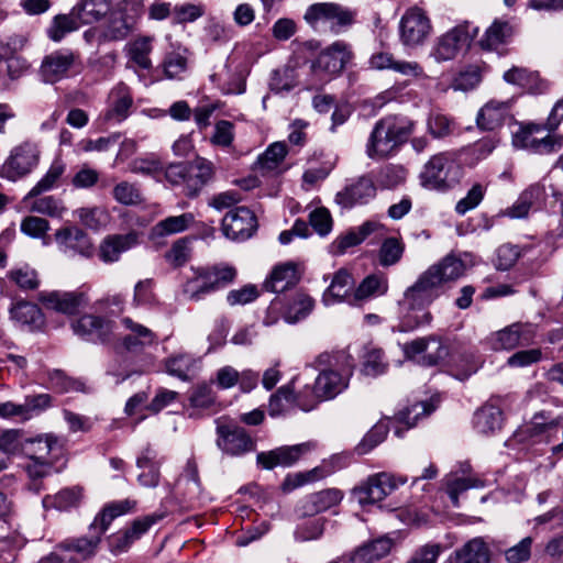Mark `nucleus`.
<instances>
[{
    "label": "nucleus",
    "instance_id": "f257e3e1",
    "mask_svg": "<svg viewBox=\"0 0 563 563\" xmlns=\"http://www.w3.org/2000/svg\"><path fill=\"white\" fill-rule=\"evenodd\" d=\"M415 123L405 118L386 117L377 121L366 143L371 159H384L395 155L413 132Z\"/></svg>",
    "mask_w": 563,
    "mask_h": 563
},
{
    "label": "nucleus",
    "instance_id": "f03ea898",
    "mask_svg": "<svg viewBox=\"0 0 563 563\" xmlns=\"http://www.w3.org/2000/svg\"><path fill=\"white\" fill-rule=\"evenodd\" d=\"M353 368L354 364L347 363L338 368L322 369L312 387L307 385L297 394V407L310 411L320 402L335 398L347 388Z\"/></svg>",
    "mask_w": 563,
    "mask_h": 563
},
{
    "label": "nucleus",
    "instance_id": "7ed1b4c3",
    "mask_svg": "<svg viewBox=\"0 0 563 563\" xmlns=\"http://www.w3.org/2000/svg\"><path fill=\"white\" fill-rule=\"evenodd\" d=\"M212 162L197 157L191 162L170 163L166 167L165 180L174 187H179L183 195L194 199L214 177Z\"/></svg>",
    "mask_w": 563,
    "mask_h": 563
},
{
    "label": "nucleus",
    "instance_id": "20e7f679",
    "mask_svg": "<svg viewBox=\"0 0 563 563\" xmlns=\"http://www.w3.org/2000/svg\"><path fill=\"white\" fill-rule=\"evenodd\" d=\"M303 19L318 33L339 35L354 23L355 12L335 2H319L307 8Z\"/></svg>",
    "mask_w": 563,
    "mask_h": 563
},
{
    "label": "nucleus",
    "instance_id": "39448f33",
    "mask_svg": "<svg viewBox=\"0 0 563 563\" xmlns=\"http://www.w3.org/2000/svg\"><path fill=\"white\" fill-rule=\"evenodd\" d=\"M462 167L453 154L444 152L430 157L420 173V184L423 188L446 191L459 184Z\"/></svg>",
    "mask_w": 563,
    "mask_h": 563
},
{
    "label": "nucleus",
    "instance_id": "423d86ee",
    "mask_svg": "<svg viewBox=\"0 0 563 563\" xmlns=\"http://www.w3.org/2000/svg\"><path fill=\"white\" fill-rule=\"evenodd\" d=\"M353 57L350 46L336 41L322 51L310 65L309 85L318 88L340 74Z\"/></svg>",
    "mask_w": 563,
    "mask_h": 563
},
{
    "label": "nucleus",
    "instance_id": "0eeeda50",
    "mask_svg": "<svg viewBox=\"0 0 563 563\" xmlns=\"http://www.w3.org/2000/svg\"><path fill=\"white\" fill-rule=\"evenodd\" d=\"M235 277L236 269L229 265L198 269L196 276L185 284L184 294L190 300L198 301L205 295L228 286Z\"/></svg>",
    "mask_w": 563,
    "mask_h": 563
},
{
    "label": "nucleus",
    "instance_id": "6e6552de",
    "mask_svg": "<svg viewBox=\"0 0 563 563\" xmlns=\"http://www.w3.org/2000/svg\"><path fill=\"white\" fill-rule=\"evenodd\" d=\"M477 33L478 27L467 21L457 24L437 38L431 56L437 62L452 60L464 47L470 46Z\"/></svg>",
    "mask_w": 563,
    "mask_h": 563
},
{
    "label": "nucleus",
    "instance_id": "1a4fd4ad",
    "mask_svg": "<svg viewBox=\"0 0 563 563\" xmlns=\"http://www.w3.org/2000/svg\"><path fill=\"white\" fill-rule=\"evenodd\" d=\"M465 272L462 260L454 255H446L439 263L431 265L417 280L439 297L445 283L456 280Z\"/></svg>",
    "mask_w": 563,
    "mask_h": 563
},
{
    "label": "nucleus",
    "instance_id": "9d476101",
    "mask_svg": "<svg viewBox=\"0 0 563 563\" xmlns=\"http://www.w3.org/2000/svg\"><path fill=\"white\" fill-rule=\"evenodd\" d=\"M465 272L462 260L454 255H446L439 263L431 265L417 280L439 297L445 283L456 280Z\"/></svg>",
    "mask_w": 563,
    "mask_h": 563
},
{
    "label": "nucleus",
    "instance_id": "9b49d317",
    "mask_svg": "<svg viewBox=\"0 0 563 563\" xmlns=\"http://www.w3.org/2000/svg\"><path fill=\"white\" fill-rule=\"evenodd\" d=\"M38 146L25 141L11 150V153L1 168V175L10 180H16L30 174L38 164Z\"/></svg>",
    "mask_w": 563,
    "mask_h": 563
},
{
    "label": "nucleus",
    "instance_id": "f8f14e48",
    "mask_svg": "<svg viewBox=\"0 0 563 563\" xmlns=\"http://www.w3.org/2000/svg\"><path fill=\"white\" fill-rule=\"evenodd\" d=\"M431 30L430 19L422 9L417 7L408 9L399 22L400 41L407 47L423 44Z\"/></svg>",
    "mask_w": 563,
    "mask_h": 563
},
{
    "label": "nucleus",
    "instance_id": "ddd939ff",
    "mask_svg": "<svg viewBox=\"0 0 563 563\" xmlns=\"http://www.w3.org/2000/svg\"><path fill=\"white\" fill-rule=\"evenodd\" d=\"M377 195V186L371 174L351 179L345 187L335 195V202L344 208L352 209L358 205H366Z\"/></svg>",
    "mask_w": 563,
    "mask_h": 563
},
{
    "label": "nucleus",
    "instance_id": "4468645a",
    "mask_svg": "<svg viewBox=\"0 0 563 563\" xmlns=\"http://www.w3.org/2000/svg\"><path fill=\"white\" fill-rule=\"evenodd\" d=\"M406 482L405 477H396L386 472L372 475L357 488L358 501L362 505L382 501Z\"/></svg>",
    "mask_w": 563,
    "mask_h": 563
},
{
    "label": "nucleus",
    "instance_id": "2eb2a0df",
    "mask_svg": "<svg viewBox=\"0 0 563 563\" xmlns=\"http://www.w3.org/2000/svg\"><path fill=\"white\" fill-rule=\"evenodd\" d=\"M78 55L69 49H58L46 55L40 67L44 82L55 84L69 76L76 67Z\"/></svg>",
    "mask_w": 563,
    "mask_h": 563
},
{
    "label": "nucleus",
    "instance_id": "dca6fc26",
    "mask_svg": "<svg viewBox=\"0 0 563 563\" xmlns=\"http://www.w3.org/2000/svg\"><path fill=\"white\" fill-rule=\"evenodd\" d=\"M257 229V220L253 211L246 207H238L229 211L222 220L223 234L233 241L250 239Z\"/></svg>",
    "mask_w": 563,
    "mask_h": 563
},
{
    "label": "nucleus",
    "instance_id": "f3484780",
    "mask_svg": "<svg viewBox=\"0 0 563 563\" xmlns=\"http://www.w3.org/2000/svg\"><path fill=\"white\" fill-rule=\"evenodd\" d=\"M217 446L230 456H240L255 450V442L241 427L222 424L217 428Z\"/></svg>",
    "mask_w": 563,
    "mask_h": 563
},
{
    "label": "nucleus",
    "instance_id": "a211bd4d",
    "mask_svg": "<svg viewBox=\"0 0 563 563\" xmlns=\"http://www.w3.org/2000/svg\"><path fill=\"white\" fill-rule=\"evenodd\" d=\"M58 250L68 257L79 255L89 258L93 255L90 238L77 227H64L55 232Z\"/></svg>",
    "mask_w": 563,
    "mask_h": 563
},
{
    "label": "nucleus",
    "instance_id": "6ab92c4d",
    "mask_svg": "<svg viewBox=\"0 0 563 563\" xmlns=\"http://www.w3.org/2000/svg\"><path fill=\"white\" fill-rule=\"evenodd\" d=\"M121 324L126 331L120 340L121 346L125 351L139 354L157 344L156 333L144 324L134 321L130 317H123Z\"/></svg>",
    "mask_w": 563,
    "mask_h": 563
},
{
    "label": "nucleus",
    "instance_id": "aec40b11",
    "mask_svg": "<svg viewBox=\"0 0 563 563\" xmlns=\"http://www.w3.org/2000/svg\"><path fill=\"white\" fill-rule=\"evenodd\" d=\"M133 96L124 82L117 84L109 92L107 109L100 115L103 123H121L131 113Z\"/></svg>",
    "mask_w": 563,
    "mask_h": 563
},
{
    "label": "nucleus",
    "instance_id": "412c9836",
    "mask_svg": "<svg viewBox=\"0 0 563 563\" xmlns=\"http://www.w3.org/2000/svg\"><path fill=\"white\" fill-rule=\"evenodd\" d=\"M534 334L533 324L517 322L492 334L489 343L494 350H511L518 345L529 344Z\"/></svg>",
    "mask_w": 563,
    "mask_h": 563
},
{
    "label": "nucleus",
    "instance_id": "4be33fe9",
    "mask_svg": "<svg viewBox=\"0 0 563 563\" xmlns=\"http://www.w3.org/2000/svg\"><path fill=\"white\" fill-rule=\"evenodd\" d=\"M40 301L46 309L71 316L86 306L88 299L82 291L54 290L41 292Z\"/></svg>",
    "mask_w": 563,
    "mask_h": 563
},
{
    "label": "nucleus",
    "instance_id": "5701e85b",
    "mask_svg": "<svg viewBox=\"0 0 563 563\" xmlns=\"http://www.w3.org/2000/svg\"><path fill=\"white\" fill-rule=\"evenodd\" d=\"M402 350L408 358H413L422 354L421 363L428 366L437 365L448 355V347L442 344L441 341L434 338L416 339L409 343H406Z\"/></svg>",
    "mask_w": 563,
    "mask_h": 563
},
{
    "label": "nucleus",
    "instance_id": "b1692460",
    "mask_svg": "<svg viewBox=\"0 0 563 563\" xmlns=\"http://www.w3.org/2000/svg\"><path fill=\"white\" fill-rule=\"evenodd\" d=\"M309 449L308 443L280 446L268 452L258 453L256 462L265 470H273L277 466L289 467L306 454Z\"/></svg>",
    "mask_w": 563,
    "mask_h": 563
},
{
    "label": "nucleus",
    "instance_id": "393cba45",
    "mask_svg": "<svg viewBox=\"0 0 563 563\" xmlns=\"http://www.w3.org/2000/svg\"><path fill=\"white\" fill-rule=\"evenodd\" d=\"M391 547V539L387 537L378 538L364 543L349 556H342L330 563H375L389 554Z\"/></svg>",
    "mask_w": 563,
    "mask_h": 563
},
{
    "label": "nucleus",
    "instance_id": "a878e982",
    "mask_svg": "<svg viewBox=\"0 0 563 563\" xmlns=\"http://www.w3.org/2000/svg\"><path fill=\"white\" fill-rule=\"evenodd\" d=\"M71 328L75 334L88 341L106 342L112 334L111 321L92 314H85L74 321Z\"/></svg>",
    "mask_w": 563,
    "mask_h": 563
},
{
    "label": "nucleus",
    "instance_id": "bb28decb",
    "mask_svg": "<svg viewBox=\"0 0 563 563\" xmlns=\"http://www.w3.org/2000/svg\"><path fill=\"white\" fill-rule=\"evenodd\" d=\"M130 5H132L131 2L123 1L118 4L117 9L110 10L107 26L102 33L106 40H122L129 34L136 18V14L128 13Z\"/></svg>",
    "mask_w": 563,
    "mask_h": 563
},
{
    "label": "nucleus",
    "instance_id": "cd10ccee",
    "mask_svg": "<svg viewBox=\"0 0 563 563\" xmlns=\"http://www.w3.org/2000/svg\"><path fill=\"white\" fill-rule=\"evenodd\" d=\"M493 551L488 540L475 537L454 551V563H492Z\"/></svg>",
    "mask_w": 563,
    "mask_h": 563
},
{
    "label": "nucleus",
    "instance_id": "c85d7f7f",
    "mask_svg": "<svg viewBox=\"0 0 563 563\" xmlns=\"http://www.w3.org/2000/svg\"><path fill=\"white\" fill-rule=\"evenodd\" d=\"M511 101L489 100L478 111L476 117L477 126L482 130L494 131L500 128L509 115Z\"/></svg>",
    "mask_w": 563,
    "mask_h": 563
},
{
    "label": "nucleus",
    "instance_id": "c756f323",
    "mask_svg": "<svg viewBox=\"0 0 563 563\" xmlns=\"http://www.w3.org/2000/svg\"><path fill=\"white\" fill-rule=\"evenodd\" d=\"M369 67L375 70H393L404 76L418 77L422 67L416 62L397 60L390 53L378 52L371 56Z\"/></svg>",
    "mask_w": 563,
    "mask_h": 563
},
{
    "label": "nucleus",
    "instance_id": "7c9ffc66",
    "mask_svg": "<svg viewBox=\"0 0 563 563\" xmlns=\"http://www.w3.org/2000/svg\"><path fill=\"white\" fill-rule=\"evenodd\" d=\"M299 279L298 265L287 262L274 267L269 277L264 283V288L272 292H283L294 287Z\"/></svg>",
    "mask_w": 563,
    "mask_h": 563
},
{
    "label": "nucleus",
    "instance_id": "2f4dec72",
    "mask_svg": "<svg viewBox=\"0 0 563 563\" xmlns=\"http://www.w3.org/2000/svg\"><path fill=\"white\" fill-rule=\"evenodd\" d=\"M153 41L152 36H139L125 44L124 54L128 58V68L135 66L141 69H150L152 67Z\"/></svg>",
    "mask_w": 563,
    "mask_h": 563
},
{
    "label": "nucleus",
    "instance_id": "473e14b6",
    "mask_svg": "<svg viewBox=\"0 0 563 563\" xmlns=\"http://www.w3.org/2000/svg\"><path fill=\"white\" fill-rule=\"evenodd\" d=\"M503 78L507 84L518 86L530 93H542L548 89V82L540 78L537 71L525 67L514 66L504 73Z\"/></svg>",
    "mask_w": 563,
    "mask_h": 563
},
{
    "label": "nucleus",
    "instance_id": "72a5a7b5",
    "mask_svg": "<svg viewBox=\"0 0 563 563\" xmlns=\"http://www.w3.org/2000/svg\"><path fill=\"white\" fill-rule=\"evenodd\" d=\"M136 243L135 233L109 235L100 244V260L104 263L117 262L123 252L132 249Z\"/></svg>",
    "mask_w": 563,
    "mask_h": 563
},
{
    "label": "nucleus",
    "instance_id": "f704fd0d",
    "mask_svg": "<svg viewBox=\"0 0 563 563\" xmlns=\"http://www.w3.org/2000/svg\"><path fill=\"white\" fill-rule=\"evenodd\" d=\"M135 505L136 503L134 500L124 499L104 506L90 523V532L96 533L101 539L112 520L119 516L128 514L135 507Z\"/></svg>",
    "mask_w": 563,
    "mask_h": 563
},
{
    "label": "nucleus",
    "instance_id": "c9c22d12",
    "mask_svg": "<svg viewBox=\"0 0 563 563\" xmlns=\"http://www.w3.org/2000/svg\"><path fill=\"white\" fill-rule=\"evenodd\" d=\"M59 449L58 438L51 433L27 439L22 445V452L30 461H52L51 454Z\"/></svg>",
    "mask_w": 563,
    "mask_h": 563
},
{
    "label": "nucleus",
    "instance_id": "e433bc0d",
    "mask_svg": "<svg viewBox=\"0 0 563 563\" xmlns=\"http://www.w3.org/2000/svg\"><path fill=\"white\" fill-rule=\"evenodd\" d=\"M388 290V279L383 274H372L366 276L354 290L351 305L368 300L374 297L383 296Z\"/></svg>",
    "mask_w": 563,
    "mask_h": 563
},
{
    "label": "nucleus",
    "instance_id": "4c0bfd02",
    "mask_svg": "<svg viewBox=\"0 0 563 563\" xmlns=\"http://www.w3.org/2000/svg\"><path fill=\"white\" fill-rule=\"evenodd\" d=\"M544 126L540 124L530 123L525 126H521L518 132L515 133L512 137V144L518 148L529 150L533 153L545 154V148H548V141L544 137L538 139L536 136L537 133L541 132Z\"/></svg>",
    "mask_w": 563,
    "mask_h": 563
},
{
    "label": "nucleus",
    "instance_id": "58836bf2",
    "mask_svg": "<svg viewBox=\"0 0 563 563\" xmlns=\"http://www.w3.org/2000/svg\"><path fill=\"white\" fill-rule=\"evenodd\" d=\"M353 287V278L346 269H339L322 296V302L331 306L343 301Z\"/></svg>",
    "mask_w": 563,
    "mask_h": 563
},
{
    "label": "nucleus",
    "instance_id": "ea45409f",
    "mask_svg": "<svg viewBox=\"0 0 563 563\" xmlns=\"http://www.w3.org/2000/svg\"><path fill=\"white\" fill-rule=\"evenodd\" d=\"M112 0H80L74 7V14L84 24L98 22L111 9Z\"/></svg>",
    "mask_w": 563,
    "mask_h": 563
},
{
    "label": "nucleus",
    "instance_id": "a19ab883",
    "mask_svg": "<svg viewBox=\"0 0 563 563\" xmlns=\"http://www.w3.org/2000/svg\"><path fill=\"white\" fill-rule=\"evenodd\" d=\"M166 167L162 158L150 153L141 157H136L130 164V170L145 177H151L156 181L165 179Z\"/></svg>",
    "mask_w": 563,
    "mask_h": 563
},
{
    "label": "nucleus",
    "instance_id": "79ce46f5",
    "mask_svg": "<svg viewBox=\"0 0 563 563\" xmlns=\"http://www.w3.org/2000/svg\"><path fill=\"white\" fill-rule=\"evenodd\" d=\"M512 35L514 27L510 22L497 19L487 27L479 45L484 49H496L498 46L506 44Z\"/></svg>",
    "mask_w": 563,
    "mask_h": 563
},
{
    "label": "nucleus",
    "instance_id": "37998d69",
    "mask_svg": "<svg viewBox=\"0 0 563 563\" xmlns=\"http://www.w3.org/2000/svg\"><path fill=\"white\" fill-rule=\"evenodd\" d=\"M195 222V217L190 212L180 216L167 217L157 222L151 232L153 239L164 238L166 235L177 234L186 231Z\"/></svg>",
    "mask_w": 563,
    "mask_h": 563
},
{
    "label": "nucleus",
    "instance_id": "c03bdc74",
    "mask_svg": "<svg viewBox=\"0 0 563 563\" xmlns=\"http://www.w3.org/2000/svg\"><path fill=\"white\" fill-rule=\"evenodd\" d=\"M503 412L494 405H485L474 413L473 424L477 432L494 433L501 428Z\"/></svg>",
    "mask_w": 563,
    "mask_h": 563
},
{
    "label": "nucleus",
    "instance_id": "a18cd8bd",
    "mask_svg": "<svg viewBox=\"0 0 563 563\" xmlns=\"http://www.w3.org/2000/svg\"><path fill=\"white\" fill-rule=\"evenodd\" d=\"M462 472L465 474L466 470L463 468ZM443 483L454 507L460 506V494L466 492L470 488H479L484 486V482L476 476H456L454 474L448 475Z\"/></svg>",
    "mask_w": 563,
    "mask_h": 563
},
{
    "label": "nucleus",
    "instance_id": "49530a36",
    "mask_svg": "<svg viewBox=\"0 0 563 563\" xmlns=\"http://www.w3.org/2000/svg\"><path fill=\"white\" fill-rule=\"evenodd\" d=\"M342 499V493L339 489H324L310 495L303 504L305 514L313 515L328 510L338 505Z\"/></svg>",
    "mask_w": 563,
    "mask_h": 563
},
{
    "label": "nucleus",
    "instance_id": "de8ad7c7",
    "mask_svg": "<svg viewBox=\"0 0 563 563\" xmlns=\"http://www.w3.org/2000/svg\"><path fill=\"white\" fill-rule=\"evenodd\" d=\"M407 175L404 166L387 164L376 172L374 179L377 188L393 190L405 184Z\"/></svg>",
    "mask_w": 563,
    "mask_h": 563
},
{
    "label": "nucleus",
    "instance_id": "09e8293b",
    "mask_svg": "<svg viewBox=\"0 0 563 563\" xmlns=\"http://www.w3.org/2000/svg\"><path fill=\"white\" fill-rule=\"evenodd\" d=\"M400 306L406 309L401 316L397 330L400 332L413 331L418 328L429 325L432 322V314L426 307H409L400 302Z\"/></svg>",
    "mask_w": 563,
    "mask_h": 563
},
{
    "label": "nucleus",
    "instance_id": "8fccbe9b",
    "mask_svg": "<svg viewBox=\"0 0 563 563\" xmlns=\"http://www.w3.org/2000/svg\"><path fill=\"white\" fill-rule=\"evenodd\" d=\"M100 541L101 539L89 530L87 537L64 540L57 548L64 552L74 551L87 560L96 554Z\"/></svg>",
    "mask_w": 563,
    "mask_h": 563
},
{
    "label": "nucleus",
    "instance_id": "3c124183",
    "mask_svg": "<svg viewBox=\"0 0 563 563\" xmlns=\"http://www.w3.org/2000/svg\"><path fill=\"white\" fill-rule=\"evenodd\" d=\"M66 170V165L60 159H55L46 174L36 183V185L25 196V200L40 196L41 194L57 187L59 179Z\"/></svg>",
    "mask_w": 563,
    "mask_h": 563
},
{
    "label": "nucleus",
    "instance_id": "603ef678",
    "mask_svg": "<svg viewBox=\"0 0 563 563\" xmlns=\"http://www.w3.org/2000/svg\"><path fill=\"white\" fill-rule=\"evenodd\" d=\"M295 380L291 379L288 384L279 387L275 394L269 398L268 410L269 415L275 417L283 413L286 408L291 405H297V395L295 394Z\"/></svg>",
    "mask_w": 563,
    "mask_h": 563
},
{
    "label": "nucleus",
    "instance_id": "864d4df0",
    "mask_svg": "<svg viewBox=\"0 0 563 563\" xmlns=\"http://www.w3.org/2000/svg\"><path fill=\"white\" fill-rule=\"evenodd\" d=\"M11 317L21 324L32 328H37L43 322V314L40 308L29 301L16 302L11 309Z\"/></svg>",
    "mask_w": 563,
    "mask_h": 563
},
{
    "label": "nucleus",
    "instance_id": "5fc2aeb1",
    "mask_svg": "<svg viewBox=\"0 0 563 563\" xmlns=\"http://www.w3.org/2000/svg\"><path fill=\"white\" fill-rule=\"evenodd\" d=\"M387 364L384 361V353L380 349L373 345L364 347L362 355V372L363 374L376 377L385 373Z\"/></svg>",
    "mask_w": 563,
    "mask_h": 563
},
{
    "label": "nucleus",
    "instance_id": "6e6d98bb",
    "mask_svg": "<svg viewBox=\"0 0 563 563\" xmlns=\"http://www.w3.org/2000/svg\"><path fill=\"white\" fill-rule=\"evenodd\" d=\"M231 38V29L216 16H209L203 26V40L211 45H222Z\"/></svg>",
    "mask_w": 563,
    "mask_h": 563
},
{
    "label": "nucleus",
    "instance_id": "4d7b16f0",
    "mask_svg": "<svg viewBox=\"0 0 563 563\" xmlns=\"http://www.w3.org/2000/svg\"><path fill=\"white\" fill-rule=\"evenodd\" d=\"M161 66L167 79H180L187 70V49L167 53Z\"/></svg>",
    "mask_w": 563,
    "mask_h": 563
},
{
    "label": "nucleus",
    "instance_id": "13d9d810",
    "mask_svg": "<svg viewBox=\"0 0 563 563\" xmlns=\"http://www.w3.org/2000/svg\"><path fill=\"white\" fill-rule=\"evenodd\" d=\"M82 23L74 14V9L69 14H60L54 18L47 33L51 40L59 42L67 33L77 30Z\"/></svg>",
    "mask_w": 563,
    "mask_h": 563
},
{
    "label": "nucleus",
    "instance_id": "bf43d9fd",
    "mask_svg": "<svg viewBox=\"0 0 563 563\" xmlns=\"http://www.w3.org/2000/svg\"><path fill=\"white\" fill-rule=\"evenodd\" d=\"M197 365V361L188 354H178L166 361V371L169 375L181 380H189L190 373Z\"/></svg>",
    "mask_w": 563,
    "mask_h": 563
},
{
    "label": "nucleus",
    "instance_id": "052dcab7",
    "mask_svg": "<svg viewBox=\"0 0 563 563\" xmlns=\"http://www.w3.org/2000/svg\"><path fill=\"white\" fill-rule=\"evenodd\" d=\"M438 298L435 292L429 290L422 283H416L408 287L404 294V305L409 307H427Z\"/></svg>",
    "mask_w": 563,
    "mask_h": 563
},
{
    "label": "nucleus",
    "instance_id": "680f3d73",
    "mask_svg": "<svg viewBox=\"0 0 563 563\" xmlns=\"http://www.w3.org/2000/svg\"><path fill=\"white\" fill-rule=\"evenodd\" d=\"M559 423V419H549L543 412H540L533 416L530 423L526 426L525 431L529 433L530 437L545 434L547 442L551 443L552 433L558 431L556 428Z\"/></svg>",
    "mask_w": 563,
    "mask_h": 563
},
{
    "label": "nucleus",
    "instance_id": "e2e57ef3",
    "mask_svg": "<svg viewBox=\"0 0 563 563\" xmlns=\"http://www.w3.org/2000/svg\"><path fill=\"white\" fill-rule=\"evenodd\" d=\"M81 498V490L77 487L65 488L54 496H46L43 500L45 506L52 505L58 510H68L78 506Z\"/></svg>",
    "mask_w": 563,
    "mask_h": 563
},
{
    "label": "nucleus",
    "instance_id": "0e129e2a",
    "mask_svg": "<svg viewBox=\"0 0 563 563\" xmlns=\"http://www.w3.org/2000/svg\"><path fill=\"white\" fill-rule=\"evenodd\" d=\"M404 243L396 238H388L384 240L378 253L379 264L384 267H388L397 264L404 253Z\"/></svg>",
    "mask_w": 563,
    "mask_h": 563
},
{
    "label": "nucleus",
    "instance_id": "69168bd1",
    "mask_svg": "<svg viewBox=\"0 0 563 563\" xmlns=\"http://www.w3.org/2000/svg\"><path fill=\"white\" fill-rule=\"evenodd\" d=\"M297 86V75L292 67L286 66L272 73L269 87L275 92L289 91Z\"/></svg>",
    "mask_w": 563,
    "mask_h": 563
},
{
    "label": "nucleus",
    "instance_id": "338daca9",
    "mask_svg": "<svg viewBox=\"0 0 563 563\" xmlns=\"http://www.w3.org/2000/svg\"><path fill=\"white\" fill-rule=\"evenodd\" d=\"M287 154L286 145L282 142L271 144L258 157L257 164L263 170H274Z\"/></svg>",
    "mask_w": 563,
    "mask_h": 563
},
{
    "label": "nucleus",
    "instance_id": "774afa93",
    "mask_svg": "<svg viewBox=\"0 0 563 563\" xmlns=\"http://www.w3.org/2000/svg\"><path fill=\"white\" fill-rule=\"evenodd\" d=\"M112 195L117 202L124 206H133L142 202L141 190L135 184L129 181L117 184L112 190Z\"/></svg>",
    "mask_w": 563,
    "mask_h": 563
}]
</instances>
